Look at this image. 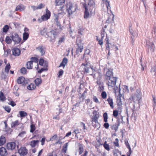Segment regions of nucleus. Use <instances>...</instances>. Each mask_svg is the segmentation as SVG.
Returning a JSON list of instances; mask_svg holds the SVG:
<instances>
[{
  "label": "nucleus",
  "instance_id": "nucleus-4",
  "mask_svg": "<svg viewBox=\"0 0 156 156\" xmlns=\"http://www.w3.org/2000/svg\"><path fill=\"white\" fill-rule=\"evenodd\" d=\"M120 84L119 85V87H116L114 89V91L115 93L117 92L119 93V96L117 98V105H122V102L121 100V97L122 96V95L120 93Z\"/></svg>",
  "mask_w": 156,
  "mask_h": 156
},
{
  "label": "nucleus",
  "instance_id": "nucleus-20",
  "mask_svg": "<svg viewBox=\"0 0 156 156\" xmlns=\"http://www.w3.org/2000/svg\"><path fill=\"white\" fill-rule=\"evenodd\" d=\"M113 73L112 70L108 69L107 72L105 75V78L106 80L110 79L112 77L111 76L112 75Z\"/></svg>",
  "mask_w": 156,
  "mask_h": 156
},
{
  "label": "nucleus",
  "instance_id": "nucleus-63",
  "mask_svg": "<svg viewBox=\"0 0 156 156\" xmlns=\"http://www.w3.org/2000/svg\"><path fill=\"white\" fill-rule=\"evenodd\" d=\"M94 101L97 103H99V101L98 98L96 96H94L93 98Z\"/></svg>",
  "mask_w": 156,
  "mask_h": 156
},
{
  "label": "nucleus",
  "instance_id": "nucleus-26",
  "mask_svg": "<svg viewBox=\"0 0 156 156\" xmlns=\"http://www.w3.org/2000/svg\"><path fill=\"white\" fill-rule=\"evenodd\" d=\"M20 124V122L18 120H16L13 122L11 123V126L12 128H14Z\"/></svg>",
  "mask_w": 156,
  "mask_h": 156
},
{
  "label": "nucleus",
  "instance_id": "nucleus-48",
  "mask_svg": "<svg viewBox=\"0 0 156 156\" xmlns=\"http://www.w3.org/2000/svg\"><path fill=\"white\" fill-rule=\"evenodd\" d=\"M27 70L25 67L22 68L20 70V72L23 74H25L26 73Z\"/></svg>",
  "mask_w": 156,
  "mask_h": 156
},
{
  "label": "nucleus",
  "instance_id": "nucleus-50",
  "mask_svg": "<svg viewBox=\"0 0 156 156\" xmlns=\"http://www.w3.org/2000/svg\"><path fill=\"white\" fill-rule=\"evenodd\" d=\"M9 26L8 25H5L3 28V30L4 32H6L9 29Z\"/></svg>",
  "mask_w": 156,
  "mask_h": 156
},
{
  "label": "nucleus",
  "instance_id": "nucleus-40",
  "mask_svg": "<svg viewBox=\"0 0 156 156\" xmlns=\"http://www.w3.org/2000/svg\"><path fill=\"white\" fill-rule=\"evenodd\" d=\"M47 30L45 28H44L43 29L40 31V33L41 35L45 36L46 35H48V33H47Z\"/></svg>",
  "mask_w": 156,
  "mask_h": 156
},
{
  "label": "nucleus",
  "instance_id": "nucleus-59",
  "mask_svg": "<svg viewBox=\"0 0 156 156\" xmlns=\"http://www.w3.org/2000/svg\"><path fill=\"white\" fill-rule=\"evenodd\" d=\"M48 156H57L56 154H55V153L54 151L48 153Z\"/></svg>",
  "mask_w": 156,
  "mask_h": 156
},
{
  "label": "nucleus",
  "instance_id": "nucleus-51",
  "mask_svg": "<svg viewBox=\"0 0 156 156\" xmlns=\"http://www.w3.org/2000/svg\"><path fill=\"white\" fill-rule=\"evenodd\" d=\"M101 96L102 98L103 99H105L106 98L107 94L106 92L105 91H103L101 94Z\"/></svg>",
  "mask_w": 156,
  "mask_h": 156
},
{
  "label": "nucleus",
  "instance_id": "nucleus-37",
  "mask_svg": "<svg viewBox=\"0 0 156 156\" xmlns=\"http://www.w3.org/2000/svg\"><path fill=\"white\" fill-rule=\"evenodd\" d=\"M23 40L25 41L28 38L29 36V34L27 32H24L23 33Z\"/></svg>",
  "mask_w": 156,
  "mask_h": 156
},
{
  "label": "nucleus",
  "instance_id": "nucleus-23",
  "mask_svg": "<svg viewBox=\"0 0 156 156\" xmlns=\"http://www.w3.org/2000/svg\"><path fill=\"white\" fill-rule=\"evenodd\" d=\"M68 62V59L66 58H64L62 60V62L61 63L59 67L62 66L64 68L65 66L66 65Z\"/></svg>",
  "mask_w": 156,
  "mask_h": 156
},
{
  "label": "nucleus",
  "instance_id": "nucleus-25",
  "mask_svg": "<svg viewBox=\"0 0 156 156\" xmlns=\"http://www.w3.org/2000/svg\"><path fill=\"white\" fill-rule=\"evenodd\" d=\"M108 103L112 109L114 108V103L113 99L110 97H109L107 100Z\"/></svg>",
  "mask_w": 156,
  "mask_h": 156
},
{
  "label": "nucleus",
  "instance_id": "nucleus-44",
  "mask_svg": "<svg viewBox=\"0 0 156 156\" xmlns=\"http://www.w3.org/2000/svg\"><path fill=\"white\" fill-rule=\"evenodd\" d=\"M104 121L106 122L108 121V116L107 113L106 112H105L103 114Z\"/></svg>",
  "mask_w": 156,
  "mask_h": 156
},
{
  "label": "nucleus",
  "instance_id": "nucleus-15",
  "mask_svg": "<svg viewBox=\"0 0 156 156\" xmlns=\"http://www.w3.org/2000/svg\"><path fill=\"white\" fill-rule=\"evenodd\" d=\"M16 146V144L15 143L11 142L7 144L6 147L8 150H12L15 148Z\"/></svg>",
  "mask_w": 156,
  "mask_h": 156
},
{
  "label": "nucleus",
  "instance_id": "nucleus-5",
  "mask_svg": "<svg viewBox=\"0 0 156 156\" xmlns=\"http://www.w3.org/2000/svg\"><path fill=\"white\" fill-rule=\"evenodd\" d=\"M59 33L57 29L52 30L48 33V36L51 38L50 41H52L56 38V36Z\"/></svg>",
  "mask_w": 156,
  "mask_h": 156
},
{
  "label": "nucleus",
  "instance_id": "nucleus-61",
  "mask_svg": "<svg viewBox=\"0 0 156 156\" xmlns=\"http://www.w3.org/2000/svg\"><path fill=\"white\" fill-rule=\"evenodd\" d=\"M44 60L43 58H40L39 61V64L41 66H43Z\"/></svg>",
  "mask_w": 156,
  "mask_h": 156
},
{
  "label": "nucleus",
  "instance_id": "nucleus-22",
  "mask_svg": "<svg viewBox=\"0 0 156 156\" xmlns=\"http://www.w3.org/2000/svg\"><path fill=\"white\" fill-rule=\"evenodd\" d=\"M36 49L39 51L41 55H43L45 54V48L42 46L38 47Z\"/></svg>",
  "mask_w": 156,
  "mask_h": 156
},
{
  "label": "nucleus",
  "instance_id": "nucleus-55",
  "mask_svg": "<svg viewBox=\"0 0 156 156\" xmlns=\"http://www.w3.org/2000/svg\"><path fill=\"white\" fill-rule=\"evenodd\" d=\"M90 71H91V73H89V75H92L93 74H95L94 73L95 72V70L91 66H90Z\"/></svg>",
  "mask_w": 156,
  "mask_h": 156
},
{
  "label": "nucleus",
  "instance_id": "nucleus-45",
  "mask_svg": "<svg viewBox=\"0 0 156 156\" xmlns=\"http://www.w3.org/2000/svg\"><path fill=\"white\" fill-rule=\"evenodd\" d=\"M104 147L105 149L109 151L110 150V148H109V146L108 144H107V142L105 141L103 144Z\"/></svg>",
  "mask_w": 156,
  "mask_h": 156
},
{
  "label": "nucleus",
  "instance_id": "nucleus-12",
  "mask_svg": "<svg viewBox=\"0 0 156 156\" xmlns=\"http://www.w3.org/2000/svg\"><path fill=\"white\" fill-rule=\"evenodd\" d=\"M64 10L63 8L62 9V10H61V9L58 8V13L57 14H54L55 18H56V16L58 17V19L59 18H62L65 14Z\"/></svg>",
  "mask_w": 156,
  "mask_h": 156
},
{
  "label": "nucleus",
  "instance_id": "nucleus-64",
  "mask_svg": "<svg viewBox=\"0 0 156 156\" xmlns=\"http://www.w3.org/2000/svg\"><path fill=\"white\" fill-rule=\"evenodd\" d=\"M104 126L106 129H108L109 126V124L107 122H105L104 124Z\"/></svg>",
  "mask_w": 156,
  "mask_h": 156
},
{
  "label": "nucleus",
  "instance_id": "nucleus-52",
  "mask_svg": "<svg viewBox=\"0 0 156 156\" xmlns=\"http://www.w3.org/2000/svg\"><path fill=\"white\" fill-rule=\"evenodd\" d=\"M35 129V127L34 124H32L30 125V132L33 133Z\"/></svg>",
  "mask_w": 156,
  "mask_h": 156
},
{
  "label": "nucleus",
  "instance_id": "nucleus-56",
  "mask_svg": "<svg viewBox=\"0 0 156 156\" xmlns=\"http://www.w3.org/2000/svg\"><path fill=\"white\" fill-rule=\"evenodd\" d=\"M73 133H75L76 134L75 136H76L77 134L80 133V130L78 129H76L73 131Z\"/></svg>",
  "mask_w": 156,
  "mask_h": 156
},
{
  "label": "nucleus",
  "instance_id": "nucleus-49",
  "mask_svg": "<svg viewBox=\"0 0 156 156\" xmlns=\"http://www.w3.org/2000/svg\"><path fill=\"white\" fill-rule=\"evenodd\" d=\"M26 133L25 131H22L19 133V134H18V136L22 137H23L24 136Z\"/></svg>",
  "mask_w": 156,
  "mask_h": 156
},
{
  "label": "nucleus",
  "instance_id": "nucleus-32",
  "mask_svg": "<svg viewBox=\"0 0 156 156\" xmlns=\"http://www.w3.org/2000/svg\"><path fill=\"white\" fill-rule=\"evenodd\" d=\"M36 86L34 84L31 83L27 86V88L30 90H33L35 89Z\"/></svg>",
  "mask_w": 156,
  "mask_h": 156
},
{
  "label": "nucleus",
  "instance_id": "nucleus-24",
  "mask_svg": "<svg viewBox=\"0 0 156 156\" xmlns=\"http://www.w3.org/2000/svg\"><path fill=\"white\" fill-rule=\"evenodd\" d=\"M39 142L38 140H33L30 142V145L32 147H35L36 146H38Z\"/></svg>",
  "mask_w": 156,
  "mask_h": 156
},
{
  "label": "nucleus",
  "instance_id": "nucleus-35",
  "mask_svg": "<svg viewBox=\"0 0 156 156\" xmlns=\"http://www.w3.org/2000/svg\"><path fill=\"white\" fill-rule=\"evenodd\" d=\"M34 81L37 86H38L42 82L41 78H37Z\"/></svg>",
  "mask_w": 156,
  "mask_h": 156
},
{
  "label": "nucleus",
  "instance_id": "nucleus-31",
  "mask_svg": "<svg viewBox=\"0 0 156 156\" xmlns=\"http://www.w3.org/2000/svg\"><path fill=\"white\" fill-rule=\"evenodd\" d=\"M101 73L98 71L96 72L93 75V77L94 78L99 79L101 78Z\"/></svg>",
  "mask_w": 156,
  "mask_h": 156
},
{
  "label": "nucleus",
  "instance_id": "nucleus-30",
  "mask_svg": "<svg viewBox=\"0 0 156 156\" xmlns=\"http://www.w3.org/2000/svg\"><path fill=\"white\" fill-rule=\"evenodd\" d=\"M6 140L5 137L2 136L0 138V146H2L5 143Z\"/></svg>",
  "mask_w": 156,
  "mask_h": 156
},
{
  "label": "nucleus",
  "instance_id": "nucleus-43",
  "mask_svg": "<svg viewBox=\"0 0 156 156\" xmlns=\"http://www.w3.org/2000/svg\"><path fill=\"white\" fill-rule=\"evenodd\" d=\"M12 39H11L9 36H7L5 38V41L7 44H10L12 42Z\"/></svg>",
  "mask_w": 156,
  "mask_h": 156
},
{
  "label": "nucleus",
  "instance_id": "nucleus-53",
  "mask_svg": "<svg viewBox=\"0 0 156 156\" xmlns=\"http://www.w3.org/2000/svg\"><path fill=\"white\" fill-rule=\"evenodd\" d=\"M4 51L5 52L4 55L5 56H7L11 52V50L10 49H8L6 51L4 50Z\"/></svg>",
  "mask_w": 156,
  "mask_h": 156
},
{
  "label": "nucleus",
  "instance_id": "nucleus-16",
  "mask_svg": "<svg viewBox=\"0 0 156 156\" xmlns=\"http://www.w3.org/2000/svg\"><path fill=\"white\" fill-rule=\"evenodd\" d=\"M8 153L6 149L3 147L0 148V156H8Z\"/></svg>",
  "mask_w": 156,
  "mask_h": 156
},
{
  "label": "nucleus",
  "instance_id": "nucleus-3",
  "mask_svg": "<svg viewBox=\"0 0 156 156\" xmlns=\"http://www.w3.org/2000/svg\"><path fill=\"white\" fill-rule=\"evenodd\" d=\"M77 9L76 5H74L73 4L70 3L66 4V11L69 15H70L75 12Z\"/></svg>",
  "mask_w": 156,
  "mask_h": 156
},
{
  "label": "nucleus",
  "instance_id": "nucleus-13",
  "mask_svg": "<svg viewBox=\"0 0 156 156\" xmlns=\"http://www.w3.org/2000/svg\"><path fill=\"white\" fill-rule=\"evenodd\" d=\"M81 67L83 68V70L85 73H86L89 74V73H91V71L90 69V66H88L87 64L82 63L81 65Z\"/></svg>",
  "mask_w": 156,
  "mask_h": 156
},
{
  "label": "nucleus",
  "instance_id": "nucleus-57",
  "mask_svg": "<svg viewBox=\"0 0 156 156\" xmlns=\"http://www.w3.org/2000/svg\"><path fill=\"white\" fill-rule=\"evenodd\" d=\"M4 108L5 110L7 111L9 113L11 111V108L10 107L8 106H5L4 107Z\"/></svg>",
  "mask_w": 156,
  "mask_h": 156
},
{
  "label": "nucleus",
  "instance_id": "nucleus-39",
  "mask_svg": "<svg viewBox=\"0 0 156 156\" xmlns=\"http://www.w3.org/2000/svg\"><path fill=\"white\" fill-rule=\"evenodd\" d=\"M19 113L21 117H23L26 116L27 115V112L23 111H20Z\"/></svg>",
  "mask_w": 156,
  "mask_h": 156
},
{
  "label": "nucleus",
  "instance_id": "nucleus-14",
  "mask_svg": "<svg viewBox=\"0 0 156 156\" xmlns=\"http://www.w3.org/2000/svg\"><path fill=\"white\" fill-rule=\"evenodd\" d=\"M82 40L80 38H77L76 40L77 45L78 46H80V52H81L83 48V44L82 43Z\"/></svg>",
  "mask_w": 156,
  "mask_h": 156
},
{
  "label": "nucleus",
  "instance_id": "nucleus-62",
  "mask_svg": "<svg viewBox=\"0 0 156 156\" xmlns=\"http://www.w3.org/2000/svg\"><path fill=\"white\" fill-rule=\"evenodd\" d=\"M63 71L62 69L60 70L58 73V77H59L60 76H62L63 74Z\"/></svg>",
  "mask_w": 156,
  "mask_h": 156
},
{
  "label": "nucleus",
  "instance_id": "nucleus-9",
  "mask_svg": "<svg viewBox=\"0 0 156 156\" xmlns=\"http://www.w3.org/2000/svg\"><path fill=\"white\" fill-rule=\"evenodd\" d=\"M51 16L50 12L47 9L46 10V14L42 16L41 18L43 21L48 20Z\"/></svg>",
  "mask_w": 156,
  "mask_h": 156
},
{
  "label": "nucleus",
  "instance_id": "nucleus-38",
  "mask_svg": "<svg viewBox=\"0 0 156 156\" xmlns=\"http://www.w3.org/2000/svg\"><path fill=\"white\" fill-rule=\"evenodd\" d=\"M57 17L56 16V18H55L54 20L55 22H56V25L58 27H59V29L60 30H62V28L61 27V26L60 23L58 21V19Z\"/></svg>",
  "mask_w": 156,
  "mask_h": 156
},
{
  "label": "nucleus",
  "instance_id": "nucleus-28",
  "mask_svg": "<svg viewBox=\"0 0 156 156\" xmlns=\"http://www.w3.org/2000/svg\"><path fill=\"white\" fill-rule=\"evenodd\" d=\"M78 152L80 155L82 154L83 151L84 149L82 144H80L78 145Z\"/></svg>",
  "mask_w": 156,
  "mask_h": 156
},
{
  "label": "nucleus",
  "instance_id": "nucleus-21",
  "mask_svg": "<svg viewBox=\"0 0 156 156\" xmlns=\"http://www.w3.org/2000/svg\"><path fill=\"white\" fill-rule=\"evenodd\" d=\"M94 2L93 1H90L88 4L87 5V8L90 11L91 9L92 10V9L94 7Z\"/></svg>",
  "mask_w": 156,
  "mask_h": 156
},
{
  "label": "nucleus",
  "instance_id": "nucleus-10",
  "mask_svg": "<svg viewBox=\"0 0 156 156\" xmlns=\"http://www.w3.org/2000/svg\"><path fill=\"white\" fill-rule=\"evenodd\" d=\"M65 0H55L56 6H58V8L61 9V10H62L64 7L63 4L65 3Z\"/></svg>",
  "mask_w": 156,
  "mask_h": 156
},
{
  "label": "nucleus",
  "instance_id": "nucleus-47",
  "mask_svg": "<svg viewBox=\"0 0 156 156\" xmlns=\"http://www.w3.org/2000/svg\"><path fill=\"white\" fill-rule=\"evenodd\" d=\"M87 93V91L85 90L83 93L82 94L81 97H80V98H82V101H83L85 98V94Z\"/></svg>",
  "mask_w": 156,
  "mask_h": 156
},
{
  "label": "nucleus",
  "instance_id": "nucleus-17",
  "mask_svg": "<svg viewBox=\"0 0 156 156\" xmlns=\"http://www.w3.org/2000/svg\"><path fill=\"white\" fill-rule=\"evenodd\" d=\"M83 5L84 8L85 9L84 18L85 19H87L88 18L89 15L88 12L89 9H88L87 8V5L85 3H83Z\"/></svg>",
  "mask_w": 156,
  "mask_h": 156
},
{
  "label": "nucleus",
  "instance_id": "nucleus-46",
  "mask_svg": "<svg viewBox=\"0 0 156 156\" xmlns=\"http://www.w3.org/2000/svg\"><path fill=\"white\" fill-rule=\"evenodd\" d=\"M31 61H32V63H33V62H35L36 63H37L38 62V59L35 57H32L31 58Z\"/></svg>",
  "mask_w": 156,
  "mask_h": 156
},
{
  "label": "nucleus",
  "instance_id": "nucleus-6",
  "mask_svg": "<svg viewBox=\"0 0 156 156\" xmlns=\"http://www.w3.org/2000/svg\"><path fill=\"white\" fill-rule=\"evenodd\" d=\"M121 119H120V118L119 117H118L117 118L116 123L112 126L111 127L112 130H114L115 131H117L119 126H120V123L123 121V116H121Z\"/></svg>",
  "mask_w": 156,
  "mask_h": 156
},
{
  "label": "nucleus",
  "instance_id": "nucleus-41",
  "mask_svg": "<svg viewBox=\"0 0 156 156\" xmlns=\"http://www.w3.org/2000/svg\"><path fill=\"white\" fill-rule=\"evenodd\" d=\"M10 68V65L9 63L5 67V72L8 73L9 69Z\"/></svg>",
  "mask_w": 156,
  "mask_h": 156
},
{
  "label": "nucleus",
  "instance_id": "nucleus-34",
  "mask_svg": "<svg viewBox=\"0 0 156 156\" xmlns=\"http://www.w3.org/2000/svg\"><path fill=\"white\" fill-rule=\"evenodd\" d=\"M6 100V98L5 97L4 94L2 92H0V100L3 101Z\"/></svg>",
  "mask_w": 156,
  "mask_h": 156
},
{
  "label": "nucleus",
  "instance_id": "nucleus-2",
  "mask_svg": "<svg viewBox=\"0 0 156 156\" xmlns=\"http://www.w3.org/2000/svg\"><path fill=\"white\" fill-rule=\"evenodd\" d=\"M142 94L140 91V90L139 88H138L136 90V92L135 95L133 97V111L135 110L134 104L135 102L137 101L138 103L139 102L141 98Z\"/></svg>",
  "mask_w": 156,
  "mask_h": 156
},
{
  "label": "nucleus",
  "instance_id": "nucleus-58",
  "mask_svg": "<svg viewBox=\"0 0 156 156\" xmlns=\"http://www.w3.org/2000/svg\"><path fill=\"white\" fill-rule=\"evenodd\" d=\"M57 138V136L56 134H55L53 135L50 139V140L53 141L55 139H56Z\"/></svg>",
  "mask_w": 156,
  "mask_h": 156
},
{
  "label": "nucleus",
  "instance_id": "nucleus-29",
  "mask_svg": "<svg viewBox=\"0 0 156 156\" xmlns=\"http://www.w3.org/2000/svg\"><path fill=\"white\" fill-rule=\"evenodd\" d=\"M26 65L27 69H31L33 67V63H32V61H30L28 62Z\"/></svg>",
  "mask_w": 156,
  "mask_h": 156
},
{
  "label": "nucleus",
  "instance_id": "nucleus-11",
  "mask_svg": "<svg viewBox=\"0 0 156 156\" xmlns=\"http://www.w3.org/2000/svg\"><path fill=\"white\" fill-rule=\"evenodd\" d=\"M18 152L21 156H25L28 153L27 150L25 147H21L18 150Z\"/></svg>",
  "mask_w": 156,
  "mask_h": 156
},
{
  "label": "nucleus",
  "instance_id": "nucleus-36",
  "mask_svg": "<svg viewBox=\"0 0 156 156\" xmlns=\"http://www.w3.org/2000/svg\"><path fill=\"white\" fill-rule=\"evenodd\" d=\"M125 143L126 144V146L127 148L129 149V151L130 152V154H131V148L130 147V146L129 145V143H128V141L127 140H125Z\"/></svg>",
  "mask_w": 156,
  "mask_h": 156
},
{
  "label": "nucleus",
  "instance_id": "nucleus-1",
  "mask_svg": "<svg viewBox=\"0 0 156 156\" xmlns=\"http://www.w3.org/2000/svg\"><path fill=\"white\" fill-rule=\"evenodd\" d=\"M93 114L94 115L91 118L92 125L94 128H99L100 127V124L98 121L99 117V114L95 110L94 111Z\"/></svg>",
  "mask_w": 156,
  "mask_h": 156
},
{
  "label": "nucleus",
  "instance_id": "nucleus-7",
  "mask_svg": "<svg viewBox=\"0 0 156 156\" xmlns=\"http://www.w3.org/2000/svg\"><path fill=\"white\" fill-rule=\"evenodd\" d=\"M117 80V77L112 76L110 79L106 80H108L106 83L107 84L108 86H110L111 87H113L116 84Z\"/></svg>",
  "mask_w": 156,
  "mask_h": 156
},
{
  "label": "nucleus",
  "instance_id": "nucleus-27",
  "mask_svg": "<svg viewBox=\"0 0 156 156\" xmlns=\"http://www.w3.org/2000/svg\"><path fill=\"white\" fill-rule=\"evenodd\" d=\"M25 78L23 76H20L18 78L17 80V83L21 84L23 83L24 81Z\"/></svg>",
  "mask_w": 156,
  "mask_h": 156
},
{
  "label": "nucleus",
  "instance_id": "nucleus-18",
  "mask_svg": "<svg viewBox=\"0 0 156 156\" xmlns=\"http://www.w3.org/2000/svg\"><path fill=\"white\" fill-rule=\"evenodd\" d=\"M12 53L13 55L18 56L20 54V51L17 48H14L12 49Z\"/></svg>",
  "mask_w": 156,
  "mask_h": 156
},
{
  "label": "nucleus",
  "instance_id": "nucleus-54",
  "mask_svg": "<svg viewBox=\"0 0 156 156\" xmlns=\"http://www.w3.org/2000/svg\"><path fill=\"white\" fill-rule=\"evenodd\" d=\"M118 115V111L117 110H114L113 111V115L114 117H116Z\"/></svg>",
  "mask_w": 156,
  "mask_h": 156
},
{
  "label": "nucleus",
  "instance_id": "nucleus-42",
  "mask_svg": "<svg viewBox=\"0 0 156 156\" xmlns=\"http://www.w3.org/2000/svg\"><path fill=\"white\" fill-rule=\"evenodd\" d=\"M104 2L106 5L107 9H108L110 8L109 4V2L108 0H102Z\"/></svg>",
  "mask_w": 156,
  "mask_h": 156
},
{
  "label": "nucleus",
  "instance_id": "nucleus-33",
  "mask_svg": "<svg viewBox=\"0 0 156 156\" xmlns=\"http://www.w3.org/2000/svg\"><path fill=\"white\" fill-rule=\"evenodd\" d=\"M80 127L82 128V130L80 129V131L86 132V126L85 124L83 122H81L80 123Z\"/></svg>",
  "mask_w": 156,
  "mask_h": 156
},
{
  "label": "nucleus",
  "instance_id": "nucleus-8",
  "mask_svg": "<svg viewBox=\"0 0 156 156\" xmlns=\"http://www.w3.org/2000/svg\"><path fill=\"white\" fill-rule=\"evenodd\" d=\"M12 40L15 42V44H17L20 43L21 40V38L18 35L15 33L11 36Z\"/></svg>",
  "mask_w": 156,
  "mask_h": 156
},
{
  "label": "nucleus",
  "instance_id": "nucleus-60",
  "mask_svg": "<svg viewBox=\"0 0 156 156\" xmlns=\"http://www.w3.org/2000/svg\"><path fill=\"white\" fill-rule=\"evenodd\" d=\"M44 5L42 3H41L37 6V9H41L44 7Z\"/></svg>",
  "mask_w": 156,
  "mask_h": 156
},
{
  "label": "nucleus",
  "instance_id": "nucleus-19",
  "mask_svg": "<svg viewBox=\"0 0 156 156\" xmlns=\"http://www.w3.org/2000/svg\"><path fill=\"white\" fill-rule=\"evenodd\" d=\"M25 8L26 6L24 5L20 4L16 7L15 11H24Z\"/></svg>",
  "mask_w": 156,
  "mask_h": 156
}]
</instances>
